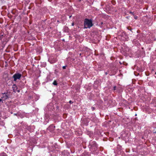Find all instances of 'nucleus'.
<instances>
[{
	"label": "nucleus",
	"instance_id": "f257e3e1",
	"mask_svg": "<svg viewBox=\"0 0 156 156\" xmlns=\"http://www.w3.org/2000/svg\"><path fill=\"white\" fill-rule=\"evenodd\" d=\"M92 20L88 19H85L84 20V28H90L93 26Z\"/></svg>",
	"mask_w": 156,
	"mask_h": 156
},
{
	"label": "nucleus",
	"instance_id": "f03ea898",
	"mask_svg": "<svg viewBox=\"0 0 156 156\" xmlns=\"http://www.w3.org/2000/svg\"><path fill=\"white\" fill-rule=\"evenodd\" d=\"M22 76V75L19 73H16L14 74L13 77L14 79V80L16 81L17 79H20Z\"/></svg>",
	"mask_w": 156,
	"mask_h": 156
},
{
	"label": "nucleus",
	"instance_id": "7ed1b4c3",
	"mask_svg": "<svg viewBox=\"0 0 156 156\" xmlns=\"http://www.w3.org/2000/svg\"><path fill=\"white\" fill-rule=\"evenodd\" d=\"M12 88L13 89V90L14 92H16V91L18 92H20V90H17V87L16 86L15 84H13L12 87Z\"/></svg>",
	"mask_w": 156,
	"mask_h": 156
},
{
	"label": "nucleus",
	"instance_id": "20e7f679",
	"mask_svg": "<svg viewBox=\"0 0 156 156\" xmlns=\"http://www.w3.org/2000/svg\"><path fill=\"white\" fill-rule=\"evenodd\" d=\"M9 98L8 95L7 94H4L2 96V98H3L4 100L7 99Z\"/></svg>",
	"mask_w": 156,
	"mask_h": 156
},
{
	"label": "nucleus",
	"instance_id": "39448f33",
	"mask_svg": "<svg viewBox=\"0 0 156 156\" xmlns=\"http://www.w3.org/2000/svg\"><path fill=\"white\" fill-rule=\"evenodd\" d=\"M53 84L55 85H57V83L56 80L54 81L53 83Z\"/></svg>",
	"mask_w": 156,
	"mask_h": 156
},
{
	"label": "nucleus",
	"instance_id": "423d86ee",
	"mask_svg": "<svg viewBox=\"0 0 156 156\" xmlns=\"http://www.w3.org/2000/svg\"><path fill=\"white\" fill-rule=\"evenodd\" d=\"M116 86H115L114 87H113V90H116Z\"/></svg>",
	"mask_w": 156,
	"mask_h": 156
},
{
	"label": "nucleus",
	"instance_id": "0eeeda50",
	"mask_svg": "<svg viewBox=\"0 0 156 156\" xmlns=\"http://www.w3.org/2000/svg\"><path fill=\"white\" fill-rule=\"evenodd\" d=\"M69 103L70 104H72V103H73V102L72 101H71L70 100V101H69Z\"/></svg>",
	"mask_w": 156,
	"mask_h": 156
},
{
	"label": "nucleus",
	"instance_id": "6e6552de",
	"mask_svg": "<svg viewBox=\"0 0 156 156\" xmlns=\"http://www.w3.org/2000/svg\"><path fill=\"white\" fill-rule=\"evenodd\" d=\"M129 13H131V14H132L133 15H134V14L133 13V12H129Z\"/></svg>",
	"mask_w": 156,
	"mask_h": 156
},
{
	"label": "nucleus",
	"instance_id": "1a4fd4ad",
	"mask_svg": "<svg viewBox=\"0 0 156 156\" xmlns=\"http://www.w3.org/2000/svg\"><path fill=\"white\" fill-rule=\"evenodd\" d=\"M134 18H135V19H137V16H134Z\"/></svg>",
	"mask_w": 156,
	"mask_h": 156
},
{
	"label": "nucleus",
	"instance_id": "9d476101",
	"mask_svg": "<svg viewBox=\"0 0 156 156\" xmlns=\"http://www.w3.org/2000/svg\"><path fill=\"white\" fill-rule=\"evenodd\" d=\"M66 66H63V67H62V68H63V69H66Z\"/></svg>",
	"mask_w": 156,
	"mask_h": 156
},
{
	"label": "nucleus",
	"instance_id": "9b49d317",
	"mask_svg": "<svg viewBox=\"0 0 156 156\" xmlns=\"http://www.w3.org/2000/svg\"><path fill=\"white\" fill-rule=\"evenodd\" d=\"M74 23L73 22L72 23V26H73L74 25Z\"/></svg>",
	"mask_w": 156,
	"mask_h": 156
},
{
	"label": "nucleus",
	"instance_id": "f8f14e48",
	"mask_svg": "<svg viewBox=\"0 0 156 156\" xmlns=\"http://www.w3.org/2000/svg\"><path fill=\"white\" fill-rule=\"evenodd\" d=\"M92 109L93 110H94V107H92Z\"/></svg>",
	"mask_w": 156,
	"mask_h": 156
},
{
	"label": "nucleus",
	"instance_id": "ddd939ff",
	"mask_svg": "<svg viewBox=\"0 0 156 156\" xmlns=\"http://www.w3.org/2000/svg\"><path fill=\"white\" fill-rule=\"evenodd\" d=\"M2 101V99H0V102L1 101Z\"/></svg>",
	"mask_w": 156,
	"mask_h": 156
},
{
	"label": "nucleus",
	"instance_id": "4468645a",
	"mask_svg": "<svg viewBox=\"0 0 156 156\" xmlns=\"http://www.w3.org/2000/svg\"><path fill=\"white\" fill-rule=\"evenodd\" d=\"M50 127H53V126H52H52H50Z\"/></svg>",
	"mask_w": 156,
	"mask_h": 156
},
{
	"label": "nucleus",
	"instance_id": "2eb2a0df",
	"mask_svg": "<svg viewBox=\"0 0 156 156\" xmlns=\"http://www.w3.org/2000/svg\"><path fill=\"white\" fill-rule=\"evenodd\" d=\"M155 74L156 75V72L155 73Z\"/></svg>",
	"mask_w": 156,
	"mask_h": 156
}]
</instances>
